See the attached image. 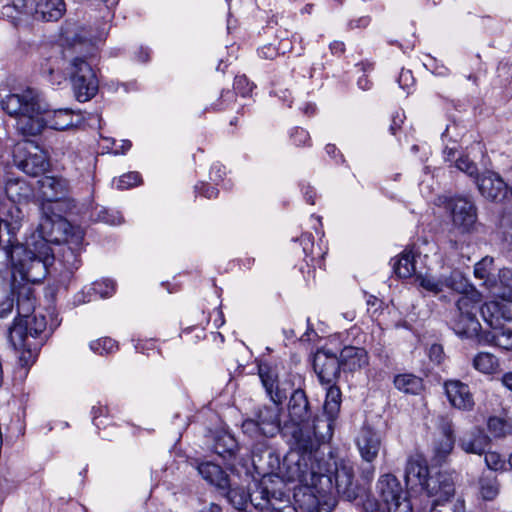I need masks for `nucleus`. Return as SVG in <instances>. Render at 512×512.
<instances>
[{"label": "nucleus", "mask_w": 512, "mask_h": 512, "mask_svg": "<svg viewBox=\"0 0 512 512\" xmlns=\"http://www.w3.org/2000/svg\"><path fill=\"white\" fill-rule=\"evenodd\" d=\"M24 222L25 215L19 205L13 202L0 203V248L4 250L11 263L12 277L9 281L0 275V318L6 317L13 310L17 282L42 281L56 259L55 250L51 245L56 239L51 236L45 237L43 234V230L51 225V221L46 219L22 243L17 235Z\"/></svg>", "instance_id": "obj_1"}, {"label": "nucleus", "mask_w": 512, "mask_h": 512, "mask_svg": "<svg viewBox=\"0 0 512 512\" xmlns=\"http://www.w3.org/2000/svg\"><path fill=\"white\" fill-rule=\"evenodd\" d=\"M294 458L284 459L289 481H299L312 493L315 490L320 496L336 490L344 500L353 501L360 495L361 488L354 479V469L350 461L336 459L331 455L328 459L318 458L311 462L309 454ZM313 498L316 500L315 494Z\"/></svg>", "instance_id": "obj_2"}, {"label": "nucleus", "mask_w": 512, "mask_h": 512, "mask_svg": "<svg viewBox=\"0 0 512 512\" xmlns=\"http://www.w3.org/2000/svg\"><path fill=\"white\" fill-rule=\"evenodd\" d=\"M0 107L16 119V129L23 136H36L43 131L46 104L37 89L27 87L10 93L1 99Z\"/></svg>", "instance_id": "obj_3"}, {"label": "nucleus", "mask_w": 512, "mask_h": 512, "mask_svg": "<svg viewBox=\"0 0 512 512\" xmlns=\"http://www.w3.org/2000/svg\"><path fill=\"white\" fill-rule=\"evenodd\" d=\"M404 478L407 485L420 487L430 497L447 499L455 493L454 472L440 471L433 476L429 475V467L424 455L414 453L408 456L404 469Z\"/></svg>", "instance_id": "obj_4"}, {"label": "nucleus", "mask_w": 512, "mask_h": 512, "mask_svg": "<svg viewBox=\"0 0 512 512\" xmlns=\"http://www.w3.org/2000/svg\"><path fill=\"white\" fill-rule=\"evenodd\" d=\"M337 417L323 413L322 416H314L302 427L291 429L289 424H284V436H290L294 441L297 451L289 453L285 458L305 456L309 454L310 462L317 460V451L320 443L328 441L333 435L334 423Z\"/></svg>", "instance_id": "obj_5"}, {"label": "nucleus", "mask_w": 512, "mask_h": 512, "mask_svg": "<svg viewBox=\"0 0 512 512\" xmlns=\"http://www.w3.org/2000/svg\"><path fill=\"white\" fill-rule=\"evenodd\" d=\"M376 490L377 498L365 504L367 512H413L407 492L394 475H382Z\"/></svg>", "instance_id": "obj_6"}, {"label": "nucleus", "mask_w": 512, "mask_h": 512, "mask_svg": "<svg viewBox=\"0 0 512 512\" xmlns=\"http://www.w3.org/2000/svg\"><path fill=\"white\" fill-rule=\"evenodd\" d=\"M281 404L263 406L255 413L254 418H248L242 423V432L251 439L260 437L272 438L278 433L284 435V424L281 425Z\"/></svg>", "instance_id": "obj_7"}, {"label": "nucleus", "mask_w": 512, "mask_h": 512, "mask_svg": "<svg viewBox=\"0 0 512 512\" xmlns=\"http://www.w3.org/2000/svg\"><path fill=\"white\" fill-rule=\"evenodd\" d=\"M69 75L75 97L79 102L89 101L97 94L99 82L86 56L71 59Z\"/></svg>", "instance_id": "obj_8"}, {"label": "nucleus", "mask_w": 512, "mask_h": 512, "mask_svg": "<svg viewBox=\"0 0 512 512\" xmlns=\"http://www.w3.org/2000/svg\"><path fill=\"white\" fill-rule=\"evenodd\" d=\"M456 308L455 316L451 321L454 332L465 338L476 336L481 327L476 318L479 301L468 295H463L457 300Z\"/></svg>", "instance_id": "obj_9"}, {"label": "nucleus", "mask_w": 512, "mask_h": 512, "mask_svg": "<svg viewBox=\"0 0 512 512\" xmlns=\"http://www.w3.org/2000/svg\"><path fill=\"white\" fill-rule=\"evenodd\" d=\"M452 225L461 233L471 232L477 221V208L466 197H452L446 203Z\"/></svg>", "instance_id": "obj_10"}, {"label": "nucleus", "mask_w": 512, "mask_h": 512, "mask_svg": "<svg viewBox=\"0 0 512 512\" xmlns=\"http://www.w3.org/2000/svg\"><path fill=\"white\" fill-rule=\"evenodd\" d=\"M47 326L46 318L43 315H32L25 321L14 322L9 328L8 339L15 350H24L29 345L26 343L28 336L38 337L45 331Z\"/></svg>", "instance_id": "obj_11"}, {"label": "nucleus", "mask_w": 512, "mask_h": 512, "mask_svg": "<svg viewBox=\"0 0 512 512\" xmlns=\"http://www.w3.org/2000/svg\"><path fill=\"white\" fill-rule=\"evenodd\" d=\"M313 369L322 385L337 381L341 372L339 357L332 351L322 348L317 350L313 358Z\"/></svg>", "instance_id": "obj_12"}, {"label": "nucleus", "mask_w": 512, "mask_h": 512, "mask_svg": "<svg viewBox=\"0 0 512 512\" xmlns=\"http://www.w3.org/2000/svg\"><path fill=\"white\" fill-rule=\"evenodd\" d=\"M480 194L487 200L502 202L510 195V187L493 171H485L475 181Z\"/></svg>", "instance_id": "obj_13"}, {"label": "nucleus", "mask_w": 512, "mask_h": 512, "mask_svg": "<svg viewBox=\"0 0 512 512\" xmlns=\"http://www.w3.org/2000/svg\"><path fill=\"white\" fill-rule=\"evenodd\" d=\"M355 444L364 462H375L382 448V435L372 427L364 425L355 438Z\"/></svg>", "instance_id": "obj_14"}, {"label": "nucleus", "mask_w": 512, "mask_h": 512, "mask_svg": "<svg viewBox=\"0 0 512 512\" xmlns=\"http://www.w3.org/2000/svg\"><path fill=\"white\" fill-rule=\"evenodd\" d=\"M289 421L284 424H289L291 429L294 427H302L312 416V411L308 397L304 390L296 389L288 403Z\"/></svg>", "instance_id": "obj_15"}, {"label": "nucleus", "mask_w": 512, "mask_h": 512, "mask_svg": "<svg viewBox=\"0 0 512 512\" xmlns=\"http://www.w3.org/2000/svg\"><path fill=\"white\" fill-rule=\"evenodd\" d=\"M83 236L79 233L72 236L62 244H57V258L70 272L77 270L81 265L80 253Z\"/></svg>", "instance_id": "obj_16"}, {"label": "nucleus", "mask_w": 512, "mask_h": 512, "mask_svg": "<svg viewBox=\"0 0 512 512\" xmlns=\"http://www.w3.org/2000/svg\"><path fill=\"white\" fill-rule=\"evenodd\" d=\"M444 389L453 407L466 411L474 407L473 395L467 384L459 380H447L444 383Z\"/></svg>", "instance_id": "obj_17"}, {"label": "nucleus", "mask_w": 512, "mask_h": 512, "mask_svg": "<svg viewBox=\"0 0 512 512\" xmlns=\"http://www.w3.org/2000/svg\"><path fill=\"white\" fill-rule=\"evenodd\" d=\"M259 377L272 402L282 404L287 398V392L286 389L280 387L276 370L266 364L260 365Z\"/></svg>", "instance_id": "obj_18"}, {"label": "nucleus", "mask_w": 512, "mask_h": 512, "mask_svg": "<svg viewBox=\"0 0 512 512\" xmlns=\"http://www.w3.org/2000/svg\"><path fill=\"white\" fill-rule=\"evenodd\" d=\"M46 116L43 118L44 127L48 126L54 130H67L80 124L81 117L75 114L73 110L62 108L53 111L46 110Z\"/></svg>", "instance_id": "obj_19"}, {"label": "nucleus", "mask_w": 512, "mask_h": 512, "mask_svg": "<svg viewBox=\"0 0 512 512\" xmlns=\"http://www.w3.org/2000/svg\"><path fill=\"white\" fill-rule=\"evenodd\" d=\"M340 364L344 372H354L368 365L366 350L360 347L345 346L340 352Z\"/></svg>", "instance_id": "obj_20"}, {"label": "nucleus", "mask_w": 512, "mask_h": 512, "mask_svg": "<svg viewBox=\"0 0 512 512\" xmlns=\"http://www.w3.org/2000/svg\"><path fill=\"white\" fill-rule=\"evenodd\" d=\"M66 11L64 0H38L35 2L34 18L42 21H58Z\"/></svg>", "instance_id": "obj_21"}, {"label": "nucleus", "mask_w": 512, "mask_h": 512, "mask_svg": "<svg viewBox=\"0 0 512 512\" xmlns=\"http://www.w3.org/2000/svg\"><path fill=\"white\" fill-rule=\"evenodd\" d=\"M196 468L205 481L214 485L219 490H226L228 488V475L219 465L212 462H201Z\"/></svg>", "instance_id": "obj_22"}, {"label": "nucleus", "mask_w": 512, "mask_h": 512, "mask_svg": "<svg viewBox=\"0 0 512 512\" xmlns=\"http://www.w3.org/2000/svg\"><path fill=\"white\" fill-rule=\"evenodd\" d=\"M19 169L31 176H39L44 174L49 166V160L46 153L37 150L35 153H29L24 159L17 163Z\"/></svg>", "instance_id": "obj_23"}, {"label": "nucleus", "mask_w": 512, "mask_h": 512, "mask_svg": "<svg viewBox=\"0 0 512 512\" xmlns=\"http://www.w3.org/2000/svg\"><path fill=\"white\" fill-rule=\"evenodd\" d=\"M41 190L48 201H59L67 195L69 183L61 177L47 176L41 180Z\"/></svg>", "instance_id": "obj_24"}, {"label": "nucleus", "mask_w": 512, "mask_h": 512, "mask_svg": "<svg viewBox=\"0 0 512 512\" xmlns=\"http://www.w3.org/2000/svg\"><path fill=\"white\" fill-rule=\"evenodd\" d=\"M489 438L480 430L474 429L459 440V445L466 453L481 455L485 453Z\"/></svg>", "instance_id": "obj_25"}, {"label": "nucleus", "mask_w": 512, "mask_h": 512, "mask_svg": "<svg viewBox=\"0 0 512 512\" xmlns=\"http://www.w3.org/2000/svg\"><path fill=\"white\" fill-rule=\"evenodd\" d=\"M274 497H277L276 494H271L263 484L254 483L253 486L249 487L248 505H252L261 512H266L267 509L272 507Z\"/></svg>", "instance_id": "obj_26"}, {"label": "nucleus", "mask_w": 512, "mask_h": 512, "mask_svg": "<svg viewBox=\"0 0 512 512\" xmlns=\"http://www.w3.org/2000/svg\"><path fill=\"white\" fill-rule=\"evenodd\" d=\"M35 308V299L32 288L25 284L19 286L17 298V318L14 322L30 319Z\"/></svg>", "instance_id": "obj_27"}, {"label": "nucleus", "mask_w": 512, "mask_h": 512, "mask_svg": "<svg viewBox=\"0 0 512 512\" xmlns=\"http://www.w3.org/2000/svg\"><path fill=\"white\" fill-rule=\"evenodd\" d=\"M490 293L506 301H512V270L502 268L496 276L495 287H489Z\"/></svg>", "instance_id": "obj_28"}, {"label": "nucleus", "mask_w": 512, "mask_h": 512, "mask_svg": "<svg viewBox=\"0 0 512 512\" xmlns=\"http://www.w3.org/2000/svg\"><path fill=\"white\" fill-rule=\"evenodd\" d=\"M213 450L220 457L231 459L238 451V443L231 434L222 433L215 437Z\"/></svg>", "instance_id": "obj_29"}, {"label": "nucleus", "mask_w": 512, "mask_h": 512, "mask_svg": "<svg viewBox=\"0 0 512 512\" xmlns=\"http://www.w3.org/2000/svg\"><path fill=\"white\" fill-rule=\"evenodd\" d=\"M394 385L398 390L413 395L419 394L424 387L422 378L410 373L396 375Z\"/></svg>", "instance_id": "obj_30"}, {"label": "nucleus", "mask_w": 512, "mask_h": 512, "mask_svg": "<svg viewBox=\"0 0 512 512\" xmlns=\"http://www.w3.org/2000/svg\"><path fill=\"white\" fill-rule=\"evenodd\" d=\"M479 495L485 501L494 500L500 492V484L497 477L491 472L483 473L478 481Z\"/></svg>", "instance_id": "obj_31"}, {"label": "nucleus", "mask_w": 512, "mask_h": 512, "mask_svg": "<svg viewBox=\"0 0 512 512\" xmlns=\"http://www.w3.org/2000/svg\"><path fill=\"white\" fill-rule=\"evenodd\" d=\"M494 259L486 256L475 264L474 275L476 278L483 280V285L489 289V287H495L496 276L492 274Z\"/></svg>", "instance_id": "obj_32"}, {"label": "nucleus", "mask_w": 512, "mask_h": 512, "mask_svg": "<svg viewBox=\"0 0 512 512\" xmlns=\"http://www.w3.org/2000/svg\"><path fill=\"white\" fill-rule=\"evenodd\" d=\"M328 387L326 389V397L323 405V410L325 414H330L331 417H338L341 407V390L335 384H326Z\"/></svg>", "instance_id": "obj_33"}, {"label": "nucleus", "mask_w": 512, "mask_h": 512, "mask_svg": "<svg viewBox=\"0 0 512 512\" xmlns=\"http://www.w3.org/2000/svg\"><path fill=\"white\" fill-rule=\"evenodd\" d=\"M8 200L6 202L20 203L31 196V189L23 180H10L5 188Z\"/></svg>", "instance_id": "obj_34"}, {"label": "nucleus", "mask_w": 512, "mask_h": 512, "mask_svg": "<svg viewBox=\"0 0 512 512\" xmlns=\"http://www.w3.org/2000/svg\"><path fill=\"white\" fill-rule=\"evenodd\" d=\"M455 442L452 438H438L432 447L431 461L434 465H442L454 448Z\"/></svg>", "instance_id": "obj_35"}, {"label": "nucleus", "mask_w": 512, "mask_h": 512, "mask_svg": "<svg viewBox=\"0 0 512 512\" xmlns=\"http://www.w3.org/2000/svg\"><path fill=\"white\" fill-rule=\"evenodd\" d=\"M228 502L237 510H246L249 499V488L232 487L230 484L226 490H221Z\"/></svg>", "instance_id": "obj_36"}, {"label": "nucleus", "mask_w": 512, "mask_h": 512, "mask_svg": "<svg viewBox=\"0 0 512 512\" xmlns=\"http://www.w3.org/2000/svg\"><path fill=\"white\" fill-rule=\"evenodd\" d=\"M393 269L400 278H408L416 273L415 255L411 251H403L393 263Z\"/></svg>", "instance_id": "obj_37"}, {"label": "nucleus", "mask_w": 512, "mask_h": 512, "mask_svg": "<svg viewBox=\"0 0 512 512\" xmlns=\"http://www.w3.org/2000/svg\"><path fill=\"white\" fill-rule=\"evenodd\" d=\"M443 288L466 295L469 290V282L460 270H452L449 275H441Z\"/></svg>", "instance_id": "obj_38"}, {"label": "nucleus", "mask_w": 512, "mask_h": 512, "mask_svg": "<svg viewBox=\"0 0 512 512\" xmlns=\"http://www.w3.org/2000/svg\"><path fill=\"white\" fill-rule=\"evenodd\" d=\"M451 497L443 499L435 497L430 512H465V502L463 499L450 501Z\"/></svg>", "instance_id": "obj_39"}, {"label": "nucleus", "mask_w": 512, "mask_h": 512, "mask_svg": "<svg viewBox=\"0 0 512 512\" xmlns=\"http://www.w3.org/2000/svg\"><path fill=\"white\" fill-rule=\"evenodd\" d=\"M473 366L481 373L492 374L498 367V360L494 355L490 353L480 352L475 356L473 360Z\"/></svg>", "instance_id": "obj_40"}, {"label": "nucleus", "mask_w": 512, "mask_h": 512, "mask_svg": "<svg viewBox=\"0 0 512 512\" xmlns=\"http://www.w3.org/2000/svg\"><path fill=\"white\" fill-rule=\"evenodd\" d=\"M416 281L419 283L420 287L435 295L444 290L442 276L435 277L429 274H418Z\"/></svg>", "instance_id": "obj_41"}, {"label": "nucleus", "mask_w": 512, "mask_h": 512, "mask_svg": "<svg viewBox=\"0 0 512 512\" xmlns=\"http://www.w3.org/2000/svg\"><path fill=\"white\" fill-rule=\"evenodd\" d=\"M90 349L99 354V355H107L112 354L118 350V344L115 340L104 337L90 343Z\"/></svg>", "instance_id": "obj_42"}, {"label": "nucleus", "mask_w": 512, "mask_h": 512, "mask_svg": "<svg viewBox=\"0 0 512 512\" xmlns=\"http://www.w3.org/2000/svg\"><path fill=\"white\" fill-rule=\"evenodd\" d=\"M455 167L461 172L467 174L469 177L474 179V182L480 176L478 174V167L476 163L470 160L467 156H460L455 161Z\"/></svg>", "instance_id": "obj_43"}, {"label": "nucleus", "mask_w": 512, "mask_h": 512, "mask_svg": "<svg viewBox=\"0 0 512 512\" xmlns=\"http://www.w3.org/2000/svg\"><path fill=\"white\" fill-rule=\"evenodd\" d=\"M91 289L101 298H107L114 294L115 292V283L110 279H104L101 281H96L92 284Z\"/></svg>", "instance_id": "obj_44"}, {"label": "nucleus", "mask_w": 512, "mask_h": 512, "mask_svg": "<svg viewBox=\"0 0 512 512\" xmlns=\"http://www.w3.org/2000/svg\"><path fill=\"white\" fill-rule=\"evenodd\" d=\"M92 422L97 429L106 427L109 424L108 408L98 405L92 407Z\"/></svg>", "instance_id": "obj_45"}, {"label": "nucleus", "mask_w": 512, "mask_h": 512, "mask_svg": "<svg viewBox=\"0 0 512 512\" xmlns=\"http://www.w3.org/2000/svg\"><path fill=\"white\" fill-rule=\"evenodd\" d=\"M255 443L252 445V459L253 463L256 464L257 461L260 462L262 460V456L264 453H268L271 455V451L268 445L267 440L264 437H260L258 439H254Z\"/></svg>", "instance_id": "obj_46"}, {"label": "nucleus", "mask_w": 512, "mask_h": 512, "mask_svg": "<svg viewBox=\"0 0 512 512\" xmlns=\"http://www.w3.org/2000/svg\"><path fill=\"white\" fill-rule=\"evenodd\" d=\"M266 512H297L296 508L290 503L288 497H283L280 493V497H274L272 501V507L267 509Z\"/></svg>", "instance_id": "obj_47"}, {"label": "nucleus", "mask_w": 512, "mask_h": 512, "mask_svg": "<svg viewBox=\"0 0 512 512\" xmlns=\"http://www.w3.org/2000/svg\"><path fill=\"white\" fill-rule=\"evenodd\" d=\"M140 182L141 176L138 172H129L122 175L117 180V188L121 190L129 189L131 187L138 185Z\"/></svg>", "instance_id": "obj_48"}, {"label": "nucleus", "mask_w": 512, "mask_h": 512, "mask_svg": "<svg viewBox=\"0 0 512 512\" xmlns=\"http://www.w3.org/2000/svg\"><path fill=\"white\" fill-rule=\"evenodd\" d=\"M485 463L486 466L493 471L501 470L505 466V461L502 459L501 455L493 451L485 452Z\"/></svg>", "instance_id": "obj_49"}, {"label": "nucleus", "mask_w": 512, "mask_h": 512, "mask_svg": "<svg viewBox=\"0 0 512 512\" xmlns=\"http://www.w3.org/2000/svg\"><path fill=\"white\" fill-rule=\"evenodd\" d=\"M234 89L242 96H246L253 90V84L247 79L245 75L237 76L234 81Z\"/></svg>", "instance_id": "obj_50"}, {"label": "nucleus", "mask_w": 512, "mask_h": 512, "mask_svg": "<svg viewBox=\"0 0 512 512\" xmlns=\"http://www.w3.org/2000/svg\"><path fill=\"white\" fill-rule=\"evenodd\" d=\"M438 428L441 433L439 438H452L455 442L454 427L450 419L447 417H441L439 420Z\"/></svg>", "instance_id": "obj_51"}, {"label": "nucleus", "mask_w": 512, "mask_h": 512, "mask_svg": "<svg viewBox=\"0 0 512 512\" xmlns=\"http://www.w3.org/2000/svg\"><path fill=\"white\" fill-rule=\"evenodd\" d=\"M35 2V0H13L12 7L19 13L34 15Z\"/></svg>", "instance_id": "obj_52"}, {"label": "nucleus", "mask_w": 512, "mask_h": 512, "mask_svg": "<svg viewBox=\"0 0 512 512\" xmlns=\"http://www.w3.org/2000/svg\"><path fill=\"white\" fill-rule=\"evenodd\" d=\"M488 429L495 437H501L505 434V423L500 418L492 417L488 420Z\"/></svg>", "instance_id": "obj_53"}, {"label": "nucleus", "mask_w": 512, "mask_h": 512, "mask_svg": "<svg viewBox=\"0 0 512 512\" xmlns=\"http://www.w3.org/2000/svg\"><path fill=\"white\" fill-rule=\"evenodd\" d=\"M196 191L202 196L211 199L218 196L219 191L210 184L201 183L195 186Z\"/></svg>", "instance_id": "obj_54"}, {"label": "nucleus", "mask_w": 512, "mask_h": 512, "mask_svg": "<svg viewBox=\"0 0 512 512\" xmlns=\"http://www.w3.org/2000/svg\"><path fill=\"white\" fill-rule=\"evenodd\" d=\"M258 55L263 59L272 60L279 55V51L274 45L267 44L258 49Z\"/></svg>", "instance_id": "obj_55"}, {"label": "nucleus", "mask_w": 512, "mask_h": 512, "mask_svg": "<svg viewBox=\"0 0 512 512\" xmlns=\"http://www.w3.org/2000/svg\"><path fill=\"white\" fill-rule=\"evenodd\" d=\"M100 218L103 222L108 223L110 225H118L121 224L123 221V217L117 212H109V211H102L100 214Z\"/></svg>", "instance_id": "obj_56"}, {"label": "nucleus", "mask_w": 512, "mask_h": 512, "mask_svg": "<svg viewBox=\"0 0 512 512\" xmlns=\"http://www.w3.org/2000/svg\"><path fill=\"white\" fill-rule=\"evenodd\" d=\"M292 139L295 145L300 146L306 144L310 137L307 131L302 128H297L292 134Z\"/></svg>", "instance_id": "obj_57"}, {"label": "nucleus", "mask_w": 512, "mask_h": 512, "mask_svg": "<svg viewBox=\"0 0 512 512\" xmlns=\"http://www.w3.org/2000/svg\"><path fill=\"white\" fill-rule=\"evenodd\" d=\"M375 474V466L374 462H364V465L361 467V478L369 482L373 479Z\"/></svg>", "instance_id": "obj_58"}, {"label": "nucleus", "mask_w": 512, "mask_h": 512, "mask_svg": "<svg viewBox=\"0 0 512 512\" xmlns=\"http://www.w3.org/2000/svg\"><path fill=\"white\" fill-rule=\"evenodd\" d=\"M498 344L505 349H512V331L504 330L500 335L497 336Z\"/></svg>", "instance_id": "obj_59"}, {"label": "nucleus", "mask_w": 512, "mask_h": 512, "mask_svg": "<svg viewBox=\"0 0 512 512\" xmlns=\"http://www.w3.org/2000/svg\"><path fill=\"white\" fill-rule=\"evenodd\" d=\"M45 72L49 75V80L52 84H61L66 78L63 73L56 71L53 66H49Z\"/></svg>", "instance_id": "obj_60"}, {"label": "nucleus", "mask_w": 512, "mask_h": 512, "mask_svg": "<svg viewBox=\"0 0 512 512\" xmlns=\"http://www.w3.org/2000/svg\"><path fill=\"white\" fill-rule=\"evenodd\" d=\"M413 82H414V78L412 76L411 71H409V70H402L400 75H399V79H398L399 85L402 88H408V87H410L413 84Z\"/></svg>", "instance_id": "obj_61"}, {"label": "nucleus", "mask_w": 512, "mask_h": 512, "mask_svg": "<svg viewBox=\"0 0 512 512\" xmlns=\"http://www.w3.org/2000/svg\"><path fill=\"white\" fill-rule=\"evenodd\" d=\"M429 357L436 363H441L443 359V348L439 344H433L429 349Z\"/></svg>", "instance_id": "obj_62"}, {"label": "nucleus", "mask_w": 512, "mask_h": 512, "mask_svg": "<svg viewBox=\"0 0 512 512\" xmlns=\"http://www.w3.org/2000/svg\"><path fill=\"white\" fill-rule=\"evenodd\" d=\"M403 121L404 115L402 113L396 112L393 114L389 128L392 135H396L397 131L401 128Z\"/></svg>", "instance_id": "obj_63"}, {"label": "nucleus", "mask_w": 512, "mask_h": 512, "mask_svg": "<svg viewBox=\"0 0 512 512\" xmlns=\"http://www.w3.org/2000/svg\"><path fill=\"white\" fill-rule=\"evenodd\" d=\"M199 512H222V508L220 505L214 502L203 503V506L199 509Z\"/></svg>", "instance_id": "obj_64"}]
</instances>
